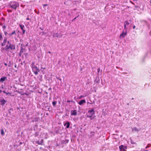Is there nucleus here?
Segmentation results:
<instances>
[{"label": "nucleus", "mask_w": 151, "mask_h": 151, "mask_svg": "<svg viewBox=\"0 0 151 151\" xmlns=\"http://www.w3.org/2000/svg\"><path fill=\"white\" fill-rule=\"evenodd\" d=\"M6 28V26L5 25H4L2 27V28L3 29H5Z\"/></svg>", "instance_id": "49530a36"}, {"label": "nucleus", "mask_w": 151, "mask_h": 151, "mask_svg": "<svg viewBox=\"0 0 151 151\" xmlns=\"http://www.w3.org/2000/svg\"><path fill=\"white\" fill-rule=\"evenodd\" d=\"M7 78V77L5 76L1 77L0 79V83H3Z\"/></svg>", "instance_id": "2eb2a0df"}, {"label": "nucleus", "mask_w": 151, "mask_h": 151, "mask_svg": "<svg viewBox=\"0 0 151 151\" xmlns=\"http://www.w3.org/2000/svg\"><path fill=\"white\" fill-rule=\"evenodd\" d=\"M2 92H3V91H2L1 90H0V93Z\"/></svg>", "instance_id": "338daca9"}, {"label": "nucleus", "mask_w": 151, "mask_h": 151, "mask_svg": "<svg viewBox=\"0 0 151 151\" xmlns=\"http://www.w3.org/2000/svg\"><path fill=\"white\" fill-rule=\"evenodd\" d=\"M22 52H19V56H21V55H22Z\"/></svg>", "instance_id": "603ef678"}, {"label": "nucleus", "mask_w": 151, "mask_h": 151, "mask_svg": "<svg viewBox=\"0 0 151 151\" xmlns=\"http://www.w3.org/2000/svg\"><path fill=\"white\" fill-rule=\"evenodd\" d=\"M40 120V118L38 117H35L32 120L33 122H38Z\"/></svg>", "instance_id": "a211bd4d"}, {"label": "nucleus", "mask_w": 151, "mask_h": 151, "mask_svg": "<svg viewBox=\"0 0 151 151\" xmlns=\"http://www.w3.org/2000/svg\"><path fill=\"white\" fill-rule=\"evenodd\" d=\"M131 143L132 144H135V143L133 141H132V140H131Z\"/></svg>", "instance_id": "a18cd8bd"}, {"label": "nucleus", "mask_w": 151, "mask_h": 151, "mask_svg": "<svg viewBox=\"0 0 151 151\" xmlns=\"http://www.w3.org/2000/svg\"><path fill=\"white\" fill-rule=\"evenodd\" d=\"M95 116H94V117H93V116L92 117H90L89 118H90V120H92L94 118V117H95Z\"/></svg>", "instance_id": "09e8293b"}, {"label": "nucleus", "mask_w": 151, "mask_h": 151, "mask_svg": "<svg viewBox=\"0 0 151 151\" xmlns=\"http://www.w3.org/2000/svg\"><path fill=\"white\" fill-rule=\"evenodd\" d=\"M7 102V101L5 100L3 98L0 99V105L2 106H4Z\"/></svg>", "instance_id": "6e6552de"}, {"label": "nucleus", "mask_w": 151, "mask_h": 151, "mask_svg": "<svg viewBox=\"0 0 151 151\" xmlns=\"http://www.w3.org/2000/svg\"><path fill=\"white\" fill-rule=\"evenodd\" d=\"M133 29H134L135 28V26H133Z\"/></svg>", "instance_id": "69168bd1"}, {"label": "nucleus", "mask_w": 151, "mask_h": 151, "mask_svg": "<svg viewBox=\"0 0 151 151\" xmlns=\"http://www.w3.org/2000/svg\"><path fill=\"white\" fill-rule=\"evenodd\" d=\"M130 2L132 4H133L134 5H135L134 3V2H133L132 1H130Z\"/></svg>", "instance_id": "8fccbe9b"}, {"label": "nucleus", "mask_w": 151, "mask_h": 151, "mask_svg": "<svg viewBox=\"0 0 151 151\" xmlns=\"http://www.w3.org/2000/svg\"><path fill=\"white\" fill-rule=\"evenodd\" d=\"M59 145L58 143H57L56 145L54 146V147L56 148L57 147L59 146Z\"/></svg>", "instance_id": "79ce46f5"}, {"label": "nucleus", "mask_w": 151, "mask_h": 151, "mask_svg": "<svg viewBox=\"0 0 151 151\" xmlns=\"http://www.w3.org/2000/svg\"><path fill=\"white\" fill-rule=\"evenodd\" d=\"M25 49L24 48H23V47H20V52H21L23 53L24 52H25Z\"/></svg>", "instance_id": "412c9836"}, {"label": "nucleus", "mask_w": 151, "mask_h": 151, "mask_svg": "<svg viewBox=\"0 0 151 151\" xmlns=\"http://www.w3.org/2000/svg\"><path fill=\"white\" fill-rule=\"evenodd\" d=\"M119 148L120 151H126L127 147L126 146L121 145L119 146Z\"/></svg>", "instance_id": "423d86ee"}, {"label": "nucleus", "mask_w": 151, "mask_h": 151, "mask_svg": "<svg viewBox=\"0 0 151 151\" xmlns=\"http://www.w3.org/2000/svg\"><path fill=\"white\" fill-rule=\"evenodd\" d=\"M3 92L8 95V96H10L11 94V93L10 92H7L5 91H3Z\"/></svg>", "instance_id": "5701e85b"}, {"label": "nucleus", "mask_w": 151, "mask_h": 151, "mask_svg": "<svg viewBox=\"0 0 151 151\" xmlns=\"http://www.w3.org/2000/svg\"><path fill=\"white\" fill-rule=\"evenodd\" d=\"M60 130L59 129L57 130L56 129H55V133L56 134H58L60 133Z\"/></svg>", "instance_id": "473e14b6"}, {"label": "nucleus", "mask_w": 151, "mask_h": 151, "mask_svg": "<svg viewBox=\"0 0 151 151\" xmlns=\"http://www.w3.org/2000/svg\"><path fill=\"white\" fill-rule=\"evenodd\" d=\"M47 148L48 149H49L51 148V146H50L49 145V146H48Z\"/></svg>", "instance_id": "4d7b16f0"}, {"label": "nucleus", "mask_w": 151, "mask_h": 151, "mask_svg": "<svg viewBox=\"0 0 151 151\" xmlns=\"http://www.w3.org/2000/svg\"><path fill=\"white\" fill-rule=\"evenodd\" d=\"M40 114V113L39 112H37L36 114H35V115L36 116H37L39 115Z\"/></svg>", "instance_id": "37998d69"}, {"label": "nucleus", "mask_w": 151, "mask_h": 151, "mask_svg": "<svg viewBox=\"0 0 151 151\" xmlns=\"http://www.w3.org/2000/svg\"><path fill=\"white\" fill-rule=\"evenodd\" d=\"M144 150L143 151H148L147 150H145L144 149H143Z\"/></svg>", "instance_id": "774afa93"}, {"label": "nucleus", "mask_w": 151, "mask_h": 151, "mask_svg": "<svg viewBox=\"0 0 151 151\" xmlns=\"http://www.w3.org/2000/svg\"><path fill=\"white\" fill-rule=\"evenodd\" d=\"M48 6V5L47 4H45L43 5V8L45 10H46L47 9H48V7H47V8H46V7Z\"/></svg>", "instance_id": "393cba45"}, {"label": "nucleus", "mask_w": 151, "mask_h": 151, "mask_svg": "<svg viewBox=\"0 0 151 151\" xmlns=\"http://www.w3.org/2000/svg\"><path fill=\"white\" fill-rule=\"evenodd\" d=\"M127 31L125 30H123L122 33L120 35V37L124 38L126 35H127Z\"/></svg>", "instance_id": "0eeeda50"}, {"label": "nucleus", "mask_w": 151, "mask_h": 151, "mask_svg": "<svg viewBox=\"0 0 151 151\" xmlns=\"http://www.w3.org/2000/svg\"><path fill=\"white\" fill-rule=\"evenodd\" d=\"M1 131V136H3L4 135V131L3 129H1L0 130Z\"/></svg>", "instance_id": "a878e982"}, {"label": "nucleus", "mask_w": 151, "mask_h": 151, "mask_svg": "<svg viewBox=\"0 0 151 151\" xmlns=\"http://www.w3.org/2000/svg\"><path fill=\"white\" fill-rule=\"evenodd\" d=\"M132 128V131H135V132H139L141 130V129H140V128L138 129L137 128H136V127H134V128Z\"/></svg>", "instance_id": "dca6fc26"}, {"label": "nucleus", "mask_w": 151, "mask_h": 151, "mask_svg": "<svg viewBox=\"0 0 151 151\" xmlns=\"http://www.w3.org/2000/svg\"><path fill=\"white\" fill-rule=\"evenodd\" d=\"M71 122H70L66 121L63 123V125L65 127V129H68L69 128H72V127H70Z\"/></svg>", "instance_id": "39448f33"}, {"label": "nucleus", "mask_w": 151, "mask_h": 151, "mask_svg": "<svg viewBox=\"0 0 151 151\" xmlns=\"http://www.w3.org/2000/svg\"><path fill=\"white\" fill-rule=\"evenodd\" d=\"M4 33L5 36H6L8 34L7 32L6 31L4 32Z\"/></svg>", "instance_id": "c03bdc74"}, {"label": "nucleus", "mask_w": 151, "mask_h": 151, "mask_svg": "<svg viewBox=\"0 0 151 151\" xmlns=\"http://www.w3.org/2000/svg\"><path fill=\"white\" fill-rule=\"evenodd\" d=\"M95 114V112L93 108L91 110H89L87 114L86 117L90 118L92 117Z\"/></svg>", "instance_id": "20e7f679"}, {"label": "nucleus", "mask_w": 151, "mask_h": 151, "mask_svg": "<svg viewBox=\"0 0 151 151\" xmlns=\"http://www.w3.org/2000/svg\"><path fill=\"white\" fill-rule=\"evenodd\" d=\"M57 103V101H55L54 100L52 101V104L53 106L54 107H56V105Z\"/></svg>", "instance_id": "6ab92c4d"}, {"label": "nucleus", "mask_w": 151, "mask_h": 151, "mask_svg": "<svg viewBox=\"0 0 151 151\" xmlns=\"http://www.w3.org/2000/svg\"><path fill=\"white\" fill-rule=\"evenodd\" d=\"M13 111V109L12 108H10V109L9 110H8V112L9 114H12L11 111Z\"/></svg>", "instance_id": "7c9ffc66"}, {"label": "nucleus", "mask_w": 151, "mask_h": 151, "mask_svg": "<svg viewBox=\"0 0 151 151\" xmlns=\"http://www.w3.org/2000/svg\"><path fill=\"white\" fill-rule=\"evenodd\" d=\"M52 90V89H51V88L50 87L49 88L48 90L50 91V90Z\"/></svg>", "instance_id": "680f3d73"}, {"label": "nucleus", "mask_w": 151, "mask_h": 151, "mask_svg": "<svg viewBox=\"0 0 151 151\" xmlns=\"http://www.w3.org/2000/svg\"><path fill=\"white\" fill-rule=\"evenodd\" d=\"M25 62V61H24L23 63H22V62L21 63V65H23V63H24Z\"/></svg>", "instance_id": "0e129e2a"}, {"label": "nucleus", "mask_w": 151, "mask_h": 151, "mask_svg": "<svg viewBox=\"0 0 151 151\" xmlns=\"http://www.w3.org/2000/svg\"><path fill=\"white\" fill-rule=\"evenodd\" d=\"M151 147V144H148L147 146L145 147V149H147V148L150 147Z\"/></svg>", "instance_id": "f704fd0d"}, {"label": "nucleus", "mask_w": 151, "mask_h": 151, "mask_svg": "<svg viewBox=\"0 0 151 151\" xmlns=\"http://www.w3.org/2000/svg\"><path fill=\"white\" fill-rule=\"evenodd\" d=\"M37 65L39 66L38 64H37L36 65H35V62H32L30 65L32 69V71L35 75H37L40 71L39 69V67H37Z\"/></svg>", "instance_id": "f257e3e1"}, {"label": "nucleus", "mask_w": 151, "mask_h": 151, "mask_svg": "<svg viewBox=\"0 0 151 151\" xmlns=\"http://www.w3.org/2000/svg\"><path fill=\"white\" fill-rule=\"evenodd\" d=\"M22 30V35H24L25 34V32H26V30H25V29H23Z\"/></svg>", "instance_id": "ea45409f"}, {"label": "nucleus", "mask_w": 151, "mask_h": 151, "mask_svg": "<svg viewBox=\"0 0 151 151\" xmlns=\"http://www.w3.org/2000/svg\"><path fill=\"white\" fill-rule=\"evenodd\" d=\"M7 37H4L3 42H2L0 44V45L1 46L3 47L6 45L7 42Z\"/></svg>", "instance_id": "1a4fd4ad"}, {"label": "nucleus", "mask_w": 151, "mask_h": 151, "mask_svg": "<svg viewBox=\"0 0 151 151\" xmlns=\"http://www.w3.org/2000/svg\"><path fill=\"white\" fill-rule=\"evenodd\" d=\"M78 103L79 105L81 106L86 103V101L85 99H82Z\"/></svg>", "instance_id": "4468645a"}, {"label": "nucleus", "mask_w": 151, "mask_h": 151, "mask_svg": "<svg viewBox=\"0 0 151 151\" xmlns=\"http://www.w3.org/2000/svg\"><path fill=\"white\" fill-rule=\"evenodd\" d=\"M68 112H66L65 114V116H68L69 115V111L68 110H66Z\"/></svg>", "instance_id": "72a5a7b5"}, {"label": "nucleus", "mask_w": 151, "mask_h": 151, "mask_svg": "<svg viewBox=\"0 0 151 151\" xmlns=\"http://www.w3.org/2000/svg\"><path fill=\"white\" fill-rule=\"evenodd\" d=\"M62 35L60 33H53L52 35L53 37H57L58 38H61L62 37Z\"/></svg>", "instance_id": "9b49d317"}, {"label": "nucleus", "mask_w": 151, "mask_h": 151, "mask_svg": "<svg viewBox=\"0 0 151 151\" xmlns=\"http://www.w3.org/2000/svg\"><path fill=\"white\" fill-rule=\"evenodd\" d=\"M59 80L60 81V83L59 84V83H60V82H58V84L59 85V86H62V79H61V78H59Z\"/></svg>", "instance_id": "cd10ccee"}, {"label": "nucleus", "mask_w": 151, "mask_h": 151, "mask_svg": "<svg viewBox=\"0 0 151 151\" xmlns=\"http://www.w3.org/2000/svg\"><path fill=\"white\" fill-rule=\"evenodd\" d=\"M100 79L99 77H96L95 79V81L94 82H96V83H99L100 82Z\"/></svg>", "instance_id": "aec40b11"}, {"label": "nucleus", "mask_w": 151, "mask_h": 151, "mask_svg": "<svg viewBox=\"0 0 151 151\" xmlns=\"http://www.w3.org/2000/svg\"><path fill=\"white\" fill-rule=\"evenodd\" d=\"M127 74V73H125V72H124L122 73V74Z\"/></svg>", "instance_id": "052dcab7"}, {"label": "nucleus", "mask_w": 151, "mask_h": 151, "mask_svg": "<svg viewBox=\"0 0 151 151\" xmlns=\"http://www.w3.org/2000/svg\"><path fill=\"white\" fill-rule=\"evenodd\" d=\"M70 102H73V103H75V102L73 101H70L68 100L67 101V102L68 103H70Z\"/></svg>", "instance_id": "a19ab883"}, {"label": "nucleus", "mask_w": 151, "mask_h": 151, "mask_svg": "<svg viewBox=\"0 0 151 151\" xmlns=\"http://www.w3.org/2000/svg\"><path fill=\"white\" fill-rule=\"evenodd\" d=\"M134 5L135 6V8L134 9V10H135L137 9V10H139V6L135 5Z\"/></svg>", "instance_id": "c756f323"}, {"label": "nucleus", "mask_w": 151, "mask_h": 151, "mask_svg": "<svg viewBox=\"0 0 151 151\" xmlns=\"http://www.w3.org/2000/svg\"><path fill=\"white\" fill-rule=\"evenodd\" d=\"M15 49V45L11 43L9 45H6L4 47H2L1 49V51L5 50L6 51H8L9 50L12 51Z\"/></svg>", "instance_id": "f03ea898"}, {"label": "nucleus", "mask_w": 151, "mask_h": 151, "mask_svg": "<svg viewBox=\"0 0 151 151\" xmlns=\"http://www.w3.org/2000/svg\"><path fill=\"white\" fill-rule=\"evenodd\" d=\"M3 39L2 34L0 32V42H1Z\"/></svg>", "instance_id": "bb28decb"}, {"label": "nucleus", "mask_w": 151, "mask_h": 151, "mask_svg": "<svg viewBox=\"0 0 151 151\" xmlns=\"http://www.w3.org/2000/svg\"><path fill=\"white\" fill-rule=\"evenodd\" d=\"M69 140L68 139H65V140H62L61 141V144H65L68 142Z\"/></svg>", "instance_id": "f3484780"}, {"label": "nucleus", "mask_w": 151, "mask_h": 151, "mask_svg": "<svg viewBox=\"0 0 151 151\" xmlns=\"http://www.w3.org/2000/svg\"><path fill=\"white\" fill-rule=\"evenodd\" d=\"M25 45L24 44H21V47H25Z\"/></svg>", "instance_id": "3c124183"}, {"label": "nucleus", "mask_w": 151, "mask_h": 151, "mask_svg": "<svg viewBox=\"0 0 151 151\" xmlns=\"http://www.w3.org/2000/svg\"><path fill=\"white\" fill-rule=\"evenodd\" d=\"M19 4L18 2L15 1H10L8 4L9 6L13 10H16L19 6Z\"/></svg>", "instance_id": "7ed1b4c3"}, {"label": "nucleus", "mask_w": 151, "mask_h": 151, "mask_svg": "<svg viewBox=\"0 0 151 151\" xmlns=\"http://www.w3.org/2000/svg\"><path fill=\"white\" fill-rule=\"evenodd\" d=\"M4 65L5 66H7V64H6V63H4Z\"/></svg>", "instance_id": "e2e57ef3"}, {"label": "nucleus", "mask_w": 151, "mask_h": 151, "mask_svg": "<svg viewBox=\"0 0 151 151\" xmlns=\"http://www.w3.org/2000/svg\"><path fill=\"white\" fill-rule=\"evenodd\" d=\"M77 111L76 110L74 109L70 111V114L72 116H76L77 114Z\"/></svg>", "instance_id": "ddd939ff"}, {"label": "nucleus", "mask_w": 151, "mask_h": 151, "mask_svg": "<svg viewBox=\"0 0 151 151\" xmlns=\"http://www.w3.org/2000/svg\"><path fill=\"white\" fill-rule=\"evenodd\" d=\"M26 20H30V21L31 20V19H30L29 18V16H27V17L26 18Z\"/></svg>", "instance_id": "864d4df0"}, {"label": "nucleus", "mask_w": 151, "mask_h": 151, "mask_svg": "<svg viewBox=\"0 0 151 151\" xmlns=\"http://www.w3.org/2000/svg\"><path fill=\"white\" fill-rule=\"evenodd\" d=\"M34 135L35 137H37L38 136V133L37 132H36Z\"/></svg>", "instance_id": "58836bf2"}, {"label": "nucleus", "mask_w": 151, "mask_h": 151, "mask_svg": "<svg viewBox=\"0 0 151 151\" xmlns=\"http://www.w3.org/2000/svg\"><path fill=\"white\" fill-rule=\"evenodd\" d=\"M127 26L125 24H124V30L126 29V30H127L128 29V27H127Z\"/></svg>", "instance_id": "e433bc0d"}, {"label": "nucleus", "mask_w": 151, "mask_h": 151, "mask_svg": "<svg viewBox=\"0 0 151 151\" xmlns=\"http://www.w3.org/2000/svg\"><path fill=\"white\" fill-rule=\"evenodd\" d=\"M23 143H24V142L19 141L17 143V146H19Z\"/></svg>", "instance_id": "c85d7f7f"}, {"label": "nucleus", "mask_w": 151, "mask_h": 151, "mask_svg": "<svg viewBox=\"0 0 151 151\" xmlns=\"http://www.w3.org/2000/svg\"><path fill=\"white\" fill-rule=\"evenodd\" d=\"M86 96H84V95H81L80 96H79L78 98V99H81L82 98L84 97H85Z\"/></svg>", "instance_id": "c9c22d12"}, {"label": "nucleus", "mask_w": 151, "mask_h": 151, "mask_svg": "<svg viewBox=\"0 0 151 151\" xmlns=\"http://www.w3.org/2000/svg\"><path fill=\"white\" fill-rule=\"evenodd\" d=\"M7 11L9 12H12V11L9 9L7 10Z\"/></svg>", "instance_id": "13d9d810"}, {"label": "nucleus", "mask_w": 151, "mask_h": 151, "mask_svg": "<svg viewBox=\"0 0 151 151\" xmlns=\"http://www.w3.org/2000/svg\"><path fill=\"white\" fill-rule=\"evenodd\" d=\"M94 102H95L94 101H93V102H91H91L89 103V102H87V104H92L93 103H94Z\"/></svg>", "instance_id": "5fc2aeb1"}, {"label": "nucleus", "mask_w": 151, "mask_h": 151, "mask_svg": "<svg viewBox=\"0 0 151 151\" xmlns=\"http://www.w3.org/2000/svg\"><path fill=\"white\" fill-rule=\"evenodd\" d=\"M44 107L47 110H48L49 111H51V110H50V106H48V105H47V106L45 105L44 106Z\"/></svg>", "instance_id": "b1692460"}, {"label": "nucleus", "mask_w": 151, "mask_h": 151, "mask_svg": "<svg viewBox=\"0 0 151 151\" xmlns=\"http://www.w3.org/2000/svg\"><path fill=\"white\" fill-rule=\"evenodd\" d=\"M100 69L99 68H98V69H97V71L98 72V73H99V72H100Z\"/></svg>", "instance_id": "6e6d98bb"}, {"label": "nucleus", "mask_w": 151, "mask_h": 151, "mask_svg": "<svg viewBox=\"0 0 151 151\" xmlns=\"http://www.w3.org/2000/svg\"><path fill=\"white\" fill-rule=\"evenodd\" d=\"M19 26L20 27V28L21 30H22L23 29H24V28L25 27L24 26V25L21 24H19Z\"/></svg>", "instance_id": "4be33fe9"}, {"label": "nucleus", "mask_w": 151, "mask_h": 151, "mask_svg": "<svg viewBox=\"0 0 151 151\" xmlns=\"http://www.w3.org/2000/svg\"><path fill=\"white\" fill-rule=\"evenodd\" d=\"M8 35H9V36L12 37H13V36H14V37L15 38L17 34L15 32V31L14 30L12 32V33L8 34Z\"/></svg>", "instance_id": "f8f14e48"}, {"label": "nucleus", "mask_w": 151, "mask_h": 151, "mask_svg": "<svg viewBox=\"0 0 151 151\" xmlns=\"http://www.w3.org/2000/svg\"><path fill=\"white\" fill-rule=\"evenodd\" d=\"M7 42V45H9V44H11V43L10 42V41H9V40H8V41H7V42Z\"/></svg>", "instance_id": "de8ad7c7"}, {"label": "nucleus", "mask_w": 151, "mask_h": 151, "mask_svg": "<svg viewBox=\"0 0 151 151\" xmlns=\"http://www.w3.org/2000/svg\"><path fill=\"white\" fill-rule=\"evenodd\" d=\"M44 140L42 139H39L38 140L36 141L35 142L36 143L39 145H43Z\"/></svg>", "instance_id": "9d476101"}, {"label": "nucleus", "mask_w": 151, "mask_h": 151, "mask_svg": "<svg viewBox=\"0 0 151 151\" xmlns=\"http://www.w3.org/2000/svg\"><path fill=\"white\" fill-rule=\"evenodd\" d=\"M12 65V63H11V61H10L9 62V64L8 66L9 67H10L11 66V65Z\"/></svg>", "instance_id": "4c0bfd02"}, {"label": "nucleus", "mask_w": 151, "mask_h": 151, "mask_svg": "<svg viewBox=\"0 0 151 151\" xmlns=\"http://www.w3.org/2000/svg\"><path fill=\"white\" fill-rule=\"evenodd\" d=\"M77 18V17H75V18H74L73 20L72 21V22L74 21Z\"/></svg>", "instance_id": "bf43d9fd"}, {"label": "nucleus", "mask_w": 151, "mask_h": 151, "mask_svg": "<svg viewBox=\"0 0 151 151\" xmlns=\"http://www.w3.org/2000/svg\"><path fill=\"white\" fill-rule=\"evenodd\" d=\"M129 24V23L127 21H125L124 22V24H125L127 26H128Z\"/></svg>", "instance_id": "2f4dec72"}]
</instances>
